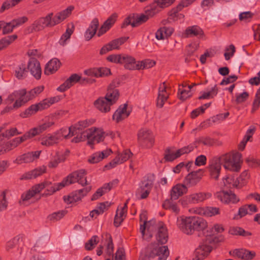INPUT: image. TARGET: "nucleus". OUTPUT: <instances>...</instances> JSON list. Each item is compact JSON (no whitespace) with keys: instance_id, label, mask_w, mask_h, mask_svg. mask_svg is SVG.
<instances>
[{"instance_id":"4be33fe9","label":"nucleus","mask_w":260,"mask_h":260,"mask_svg":"<svg viewBox=\"0 0 260 260\" xmlns=\"http://www.w3.org/2000/svg\"><path fill=\"white\" fill-rule=\"evenodd\" d=\"M14 76L18 80H23L27 75V70L26 64L22 62L14 64L12 67Z\"/></svg>"},{"instance_id":"cd10ccee","label":"nucleus","mask_w":260,"mask_h":260,"mask_svg":"<svg viewBox=\"0 0 260 260\" xmlns=\"http://www.w3.org/2000/svg\"><path fill=\"white\" fill-rule=\"evenodd\" d=\"M81 78V77L78 74H72L63 84L57 88V90L60 92H63L77 83Z\"/></svg>"},{"instance_id":"f03ea898","label":"nucleus","mask_w":260,"mask_h":260,"mask_svg":"<svg viewBox=\"0 0 260 260\" xmlns=\"http://www.w3.org/2000/svg\"><path fill=\"white\" fill-rule=\"evenodd\" d=\"M169 253L168 246H159L153 243L149 244L142 250L140 258L141 260H150L157 256L158 260H167Z\"/></svg>"},{"instance_id":"8fccbe9b","label":"nucleus","mask_w":260,"mask_h":260,"mask_svg":"<svg viewBox=\"0 0 260 260\" xmlns=\"http://www.w3.org/2000/svg\"><path fill=\"white\" fill-rule=\"evenodd\" d=\"M44 27L42 25L39 19L35 20L31 25L28 26L25 29V34H29L35 31H39L44 29Z\"/></svg>"},{"instance_id":"72a5a7b5","label":"nucleus","mask_w":260,"mask_h":260,"mask_svg":"<svg viewBox=\"0 0 260 260\" xmlns=\"http://www.w3.org/2000/svg\"><path fill=\"white\" fill-rule=\"evenodd\" d=\"M41 184H45L46 185L44 188H46V192L45 193L46 196L51 195L66 186L63 180L61 182L55 183L53 185H51V183L49 182H45Z\"/></svg>"},{"instance_id":"b1692460","label":"nucleus","mask_w":260,"mask_h":260,"mask_svg":"<svg viewBox=\"0 0 260 260\" xmlns=\"http://www.w3.org/2000/svg\"><path fill=\"white\" fill-rule=\"evenodd\" d=\"M46 185L45 184H39L33 186L28 191L22 194L20 203L24 204L25 202L29 201L35 194L41 191Z\"/></svg>"},{"instance_id":"49530a36","label":"nucleus","mask_w":260,"mask_h":260,"mask_svg":"<svg viewBox=\"0 0 260 260\" xmlns=\"http://www.w3.org/2000/svg\"><path fill=\"white\" fill-rule=\"evenodd\" d=\"M74 26L73 24H71L68 25L66 32L61 36L59 41L60 45L64 46L67 44V41L70 39L71 36L74 31Z\"/></svg>"},{"instance_id":"7c9ffc66","label":"nucleus","mask_w":260,"mask_h":260,"mask_svg":"<svg viewBox=\"0 0 260 260\" xmlns=\"http://www.w3.org/2000/svg\"><path fill=\"white\" fill-rule=\"evenodd\" d=\"M211 247L207 244H201L194 251L195 259L202 260L211 252Z\"/></svg>"},{"instance_id":"a19ab883","label":"nucleus","mask_w":260,"mask_h":260,"mask_svg":"<svg viewBox=\"0 0 260 260\" xmlns=\"http://www.w3.org/2000/svg\"><path fill=\"white\" fill-rule=\"evenodd\" d=\"M99 25V22L98 18H94L84 34V37L86 40L89 41L94 36Z\"/></svg>"},{"instance_id":"2eb2a0df","label":"nucleus","mask_w":260,"mask_h":260,"mask_svg":"<svg viewBox=\"0 0 260 260\" xmlns=\"http://www.w3.org/2000/svg\"><path fill=\"white\" fill-rule=\"evenodd\" d=\"M89 124V122L87 120L80 121L68 129L67 135H69V138L73 136H76V137L81 136L85 132L83 129L88 126Z\"/></svg>"},{"instance_id":"58836bf2","label":"nucleus","mask_w":260,"mask_h":260,"mask_svg":"<svg viewBox=\"0 0 260 260\" xmlns=\"http://www.w3.org/2000/svg\"><path fill=\"white\" fill-rule=\"evenodd\" d=\"M46 171V168L44 166H42L38 168H36L33 170L27 172L23 174L21 177V179H32L37 178V177L42 175Z\"/></svg>"},{"instance_id":"39448f33","label":"nucleus","mask_w":260,"mask_h":260,"mask_svg":"<svg viewBox=\"0 0 260 260\" xmlns=\"http://www.w3.org/2000/svg\"><path fill=\"white\" fill-rule=\"evenodd\" d=\"M241 156V153L236 152L226 153L219 157L225 169L237 172L240 169Z\"/></svg>"},{"instance_id":"052dcab7","label":"nucleus","mask_w":260,"mask_h":260,"mask_svg":"<svg viewBox=\"0 0 260 260\" xmlns=\"http://www.w3.org/2000/svg\"><path fill=\"white\" fill-rule=\"evenodd\" d=\"M20 238L19 237L17 236L8 241L6 245V250L11 251L13 249L17 248Z\"/></svg>"},{"instance_id":"09e8293b","label":"nucleus","mask_w":260,"mask_h":260,"mask_svg":"<svg viewBox=\"0 0 260 260\" xmlns=\"http://www.w3.org/2000/svg\"><path fill=\"white\" fill-rule=\"evenodd\" d=\"M171 199L166 200L162 204V207L165 209L171 210L177 214L180 211L179 207L177 204L174 202Z\"/></svg>"},{"instance_id":"5701e85b","label":"nucleus","mask_w":260,"mask_h":260,"mask_svg":"<svg viewBox=\"0 0 260 260\" xmlns=\"http://www.w3.org/2000/svg\"><path fill=\"white\" fill-rule=\"evenodd\" d=\"M169 96V93L167 91V86L165 82L160 84L158 92V96L156 101V106L158 108H162L165 102L167 101Z\"/></svg>"},{"instance_id":"1a4fd4ad","label":"nucleus","mask_w":260,"mask_h":260,"mask_svg":"<svg viewBox=\"0 0 260 260\" xmlns=\"http://www.w3.org/2000/svg\"><path fill=\"white\" fill-rule=\"evenodd\" d=\"M85 175L86 171L84 170H80L69 174L63 179V181L66 186L75 182H78L83 186L87 184Z\"/></svg>"},{"instance_id":"4d7b16f0","label":"nucleus","mask_w":260,"mask_h":260,"mask_svg":"<svg viewBox=\"0 0 260 260\" xmlns=\"http://www.w3.org/2000/svg\"><path fill=\"white\" fill-rule=\"evenodd\" d=\"M106 239L108 240L105 249V252L108 255L107 258H110L112 260L114 246L112 241V238L111 236L108 234H106Z\"/></svg>"},{"instance_id":"aec40b11","label":"nucleus","mask_w":260,"mask_h":260,"mask_svg":"<svg viewBox=\"0 0 260 260\" xmlns=\"http://www.w3.org/2000/svg\"><path fill=\"white\" fill-rule=\"evenodd\" d=\"M152 188V183L148 181H144L141 183L137 189L136 196L138 199H144L147 198Z\"/></svg>"},{"instance_id":"473e14b6","label":"nucleus","mask_w":260,"mask_h":260,"mask_svg":"<svg viewBox=\"0 0 260 260\" xmlns=\"http://www.w3.org/2000/svg\"><path fill=\"white\" fill-rule=\"evenodd\" d=\"M127 203L123 207H118L115 216L114 223L116 226H119L126 217L127 212Z\"/></svg>"},{"instance_id":"393cba45","label":"nucleus","mask_w":260,"mask_h":260,"mask_svg":"<svg viewBox=\"0 0 260 260\" xmlns=\"http://www.w3.org/2000/svg\"><path fill=\"white\" fill-rule=\"evenodd\" d=\"M69 151L66 150L64 152H57L53 155L48 164V167L50 168H56L58 165L66 160L69 155Z\"/></svg>"},{"instance_id":"774afa93","label":"nucleus","mask_w":260,"mask_h":260,"mask_svg":"<svg viewBox=\"0 0 260 260\" xmlns=\"http://www.w3.org/2000/svg\"><path fill=\"white\" fill-rule=\"evenodd\" d=\"M7 191H3L0 194V211H2L7 209L8 206V202L6 200V194Z\"/></svg>"},{"instance_id":"f257e3e1","label":"nucleus","mask_w":260,"mask_h":260,"mask_svg":"<svg viewBox=\"0 0 260 260\" xmlns=\"http://www.w3.org/2000/svg\"><path fill=\"white\" fill-rule=\"evenodd\" d=\"M177 225L184 234L191 235L195 232H203L208 227L207 221L197 216H182L177 218Z\"/></svg>"},{"instance_id":"0eeeda50","label":"nucleus","mask_w":260,"mask_h":260,"mask_svg":"<svg viewBox=\"0 0 260 260\" xmlns=\"http://www.w3.org/2000/svg\"><path fill=\"white\" fill-rule=\"evenodd\" d=\"M6 101L9 105L14 102L10 108L11 109H18L27 102L26 98V90L22 89L14 91L8 95Z\"/></svg>"},{"instance_id":"4c0bfd02","label":"nucleus","mask_w":260,"mask_h":260,"mask_svg":"<svg viewBox=\"0 0 260 260\" xmlns=\"http://www.w3.org/2000/svg\"><path fill=\"white\" fill-rule=\"evenodd\" d=\"M156 239L158 242L162 244H165L168 241V231L166 227L164 226L162 222H159L158 223Z\"/></svg>"},{"instance_id":"412c9836","label":"nucleus","mask_w":260,"mask_h":260,"mask_svg":"<svg viewBox=\"0 0 260 260\" xmlns=\"http://www.w3.org/2000/svg\"><path fill=\"white\" fill-rule=\"evenodd\" d=\"M90 190V188H83L76 191L68 196H64L63 200L67 204H71L78 202L86 194V193Z\"/></svg>"},{"instance_id":"9d476101","label":"nucleus","mask_w":260,"mask_h":260,"mask_svg":"<svg viewBox=\"0 0 260 260\" xmlns=\"http://www.w3.org/2000/svg\"><path fill=\"white\" fill-rule=\"evenodd\" d=\"M140 222L143 224H140V231L142 237L145 239H148L152 236L151 232L154 230V227L151 222L146 221V212H142L140 215Z\"/></svg>"},{"instance_id":"e2e57ef3","label":"nucleus","mask_w":260,"mask_h":260,"mask_svg":"<svg viewBox=\"0 0 260 260\" xmlns=\"http://www.w3.org/2000/svg\"><path fill=\"white\" fill-rule=\"evenodd\" d=\"M21 0H7L5 2L1 9L0 12L2 13L6 10L9 9V8L16 6L18 4Z\"/></svg>"},{"instance_id":"c03bdc74","label":"nucleus","mask_w":260,"mask_h":260,"mask_svg":"<svg viewBox=\"0 0 260 260\" xmlns=\"http://www.w3.org/2000/svg\"><path fill=\"white\" fill-rule=\"evenodd\" d=\"M185 34L187 37H197L202 38L204 36L203 30L197 25L188 27L185 30Z\"/></svg>"},{"instance_id":"338daca9","label":"nucleus","mask_w":260,"mask_h":260,"mask_svg":"<svg viewBox=\"0 0 260 260\" xmlns=\"http://www.w3.org/2000/svg\"><path fill=\"white\" fill-rule=\"evenodd\" d=\"M213 230L216 232H217L218 233H221L224 231V228H223L222 225L219 224H216L214 225V226L212 229H210L209 230H207L206 233H204L205 235V236L208 237H211V236H212L213 235Z\"/></svg>"},{"instance_id":"20e7f679","label":"nucleus","mask_w":260,"mask_h":260,"mask_svg":"<svg viewBox=\"0 0 260 260\" xmlns=\"http://www.w3.org/2000/svg\"><path fill=\"white\" fill-rule=\"evenodd\" d=\"M106 134L102 129L91 127L86 129L81 136L75 137L72 142L79 143L88 140V144L91 145L95 143H98L104 141Z\"/></svg>"},{"instance_id":"69168bd1","label":"nucleus","mask_w":260,"mask_h":260,"mask_svg":"<svg viewBox=\"0 0 260 260\" xmlns=\"http://www.w3.org/2000/svg\"><path fill=\"white\" fill-rule=\"evenodd\" d=\"M67 212L64 210L54 212L48 216V219L52 221H56L61 219L66 214Z\"/></svg>"},{"instance_id":"bb28decb","label":"nucleus","mask_w":260,"mask_h":260,"mask_svg":"<svg viewBox=\"0 0 260 260\" xmlns=\"http://www.w3.org/2000/svg\"><path fill=\"white\" fill-rule=\"evenodd\" d=\"M121 64H123L126 69L138 70V61H136L133 57L128 55L122 54Z\"/></svg>"},{"instance_id":"7ed1b4c3","label":"nucleus","mask_w":260,"mask_h":260,"mask_svg":"<svg viewBox=\"0 0 260 260\" xmlns=\"http://www.w3.org/2000/svg\"><path fill=\"white\" fill-rule=\"evenodd\" d=\"M54 124L53 121H48L38 125L30 129L27 132L25 133L22 136L17 137L10 141L7 145L8 148H12V149L16 147L21 143L23 142L28 139H30L37 135H40L43 132L46 131Z\"/></svg>"},{"instance_id":"4468645a","label":"nucleus","mask_w":260,"mask_h":260,"mask_svg":"<svg viewBox=\"0 0 260 260\" xmlns=\"http://www.w3.org/2000/svg\"><path fill=\"white\" fill-rule=\"evenodd\" d=\"M203 171L199 169L196 171H192L185 178L183 183L188 187L196 186L201 180Z\"/></svg>"},{"instance_id":"864d4df0","label":"nucleus","mask_w":260,"mask_h":260,"mask_svg":"<svg viewBox=\"0 0 260 260\" xmlns=\"http://www.w3.org/2000/svg\"><path fill=\"white\" fill-rule=\"evenodd\" d=\"M42 23V25L44 28L46 27H52L56 25L54 24V19L53 18V13H50L46 15L45 17H41L39 18Z\"/></svg>"},{"instance_id":"9b49d317","label":"nucleus","mask_w":260,"mask_h":260,"mask_svg":"<svg viewBox=\"0 0 260 260\" xmlns=\"http://www.w3.org/2000/svg\"><path fill=\"white\" fill-rule=\"evenodd\" d=\"M139 144L143 147L151 148L154 144V136L148 129H141L138 134Z\"/></svg>"},{"instance_id":"423d86ee","label":"nucleus","mask_w":260,"mask_h":260,"mask_svg":"<svg viewBox=\"0 0 260 260\" xmlns=\"http://www.w3.org/2000/svg\"><path fill=\"white\" fill-rule=\"evenodd\" d=\"M67 133L68 129L63 128L54 133L43 136L40 139L41 144L46 147L52 146L58 144L63 139L69 138V135H67Z\"/></svg>"},{"instance_id":"e433bc0d","label":"nucleus","mask_w":260,"mask_h":260,"mask_svg":"<svg viewBox=\"0 0 260 260\" xmlns=\"http://www.w3.org/2000/svg\"><path fill=\"white\" fill-rule=\"evenodd\" d=\"M74 9V6H70L65 10L56 13L54 17H53L54 19V24L56 25L63 21L69 16Z\"/></svg>"},{"instance_id":"c9c22d12","label":"nucleus","mask_w":260,"mask_h":260,"mask_svg":"<svg viewBox=\"0 0 260 260\" xmlns=\"http://www.w3.org/2000/svg\"><path fill=\"white\" fill-rule=\"evenodd\" d=\"M111 153L112 151L110 149L96 152L89 156L88 162L91 164L98 163L104 158L107 157Z\"/></svg>"},{"instance_id":"bf43d9fd","label":"nucleus","mask_w":260,"mask_h":260,"mask_svg":"<svg viewBox=\"0 0 260 260\" xmlns=\"http://www.w3.org/2000/svg\"><path fill=\"white\" fill-rule=\"evenodd\" d=\"M220 213L219 208L217 207H207L204 208L203 215L207 217H211Z\"/></svg>"},{"instance_id":"603ef678","label":"nucleus","mask_w":260,"mask_h":260,"mask_svg":"<svg viewBox=\"0 0 260 260\" xmlns=\"http://www.w3.org/2000/svg\"><path fill=\"white\" fill-rule=\"evenodd\" d=\"M38 111H40V110L37 104H36L31 105L23 112H21L20 114V116L23 118H28L35 114Z\"/></svg>"},{"instance_id":"f3484780","label":"nucleus","mask_w":260,"mask_h":260,"mask_svg":"<svg viewBox=\"0 0 260 260\" xmlns=\"http://www.w3.org/2000/svg\"><path fill=\"white\" fill-rule=\"evenodd\" d=\"M157 12L158 11L155 9L151 8L150 9L146 10L145 14H141L140 15H137L133 21L132 27H136L145 23L149 19V18L155 15Z\"/></svg>"},{"instance_id":"6e6552de","label":"nucleus","mask_w":260,"mask_h":260,"mask_svg":"<svg viewBox=\"0 0 260 260\" xmlns=\"http://www.w3.org/2000/svg\"><path fill=\"white\" fill-rule=\"evenodd\" d=\"M212 197L210 192H200L198 193H193L189 195L186 196L181 200L180 202L181 205L185 207L188 204H196L210 199Z\"/></svg>"},{"instance_id":"a18cd8bd","label":"nucleus","mask_w":260,"mask_h":260,"mask_svg":"<svg viewBox=\"0 0 260 260\" xmlns=\"http://www.w3.org/2000/svg\"><path fill=\"white\" fill-rule=\"evenodd\" d=\"M223 186L226 188L238 187L239 181L237 178L232 176L224 177L222 179Z\"/></svg>"},{"instance_id":"13d9d810","label":"nucleus","mask_w":260,"mask_h":260,"mask_svg":"<svg viewBox=\"0 0 260 260\" xmlns=\"http://www.w3.org/2000/svg\"><path fill=\"white\" fill-rule=\"evenodd\" d=\"M254 131V128H251L247 130L244 138L239 144L238 148L240 150L242 151L244 149L247 142H248V141L249 140L250 138L252 137Z\"/></svg>"},{"instance_id":"5fc2aeb1","label":"nucleus","mask_w":260,"mask_h":260,"mask_svg":"<svg viewBox=\"0 0 260 260\" xmlns=\"http://www.w3.org/2000/svg\"><path fill=\"white\" fill-rule=\"evenodd\" d=\"M17 38L16 35H13L6 37L0 40V50L5 48Z\"/></svg>"},{"instance_id":"f8f14e48","label":"nucleus","mask_w":260,"mask_h":260,"mask_svg":"<svg viewBox=\"0 0 260 260\" xmlns=\"http://www.w3.org/2000/svg\"><path fill=\"white\" fill-rule=\"evenodd\" d=\"M221 164L219 157H214L209 160L207 169L212 178L215 180L218 179L221 169Z\"/></svg>"},{"instance_id":"de8ad7c7","label":"nucleus","mask_w":260,"mask_h":260,"mask_svg":"<svg viewBox=\"0 0 260 260\" xmlns=\"http://www.w3.org/2000/svg\"><path fill=\"white\" fill-rule=\"evenodd\" d=\"M218 93V89L216 85H214L211 87L210 90L203 91L201 92V95L199 97V99H210L214 98Z\"/></svg>"},{"instance_id":"c85d7f7f","label":"nucleus","mask_w":260,"mask_h":260,"mask_svg":"<svg viewBox=\"0 0 260 260\" xmlns=\"http://www.w3.org/2000/svg\"><path fill=\"white\" fill-rule=\"evenodd\" d=\"M127 105L126 104L120 106L114 113L113 119L117 122H119L127 118L130 114V111L127 110Z\"/></svg>"},{"instance_id":"680f3d73","label":"nucleus","mask_w":260,"mask_h":260,"mask_svg":"<svg viewBox=\"0 0 260 260\" xmlns=\"http://www.w3.org/2000/svg\"><path fill=\"white\" fill-rule=\"evenodd\" d=\"M155 64V61L151 59H145L143 61H138V70L149 69L153 67Z\"/></svg>"},{"instance_id":"6e6d98bb","label":"nucleus","mask_w":260,"mask_h":260,"mask_svg":"<svg viewBox=\"0 0 260 260\" xmlns=\"http://www.w3.org/2000/svg\"><path fill=\"white\" fill-rule=\"evenodd\" d=\"M44 89V87L43 86H39L30 90L27 92L26 91V98L27 102L35 98L39 95L43 91Z\"/></svg>"},{"instance_id":"dca6fc26","label":"nucleus","mask_w":260,"mask_h":260,"mask_svg":"<svg viewBox=\"0 0 260 260\" xmlns=\"http://www.w3.org/2000/svg\"><path fill=\"white\" fill-rule=\"evenodd\" d=\"M193 149V146L188 145L183 147L174 152H171L169 150H168L166 152L164 158L167 161H172L182 155L192 151Z\"/></svg>"},{"instance_id":"ea45409f","label":"nucleus","mask_w":260,"mask_h":260,"mask_svg":"<svg viewBox=\"0 0 260 260\" xmlns=\"http://www.w3.org/2000/svg\"><path fill=\"white\" fill-rule=\"evenodd\" d=\"M60 61L56 58L51 59L46 65L44 73L49 75L55 73L60 67Z\"/></svg>"},{"instance_id":"f704fd0d","label":"nucleus","mask_w":260,"mask_h":260,"mask_svg":"<svg viewBox=\"0 0 260 260\" xmlns=\"http://www.w3.org/2000/svg\"><path fill=\"white\" fill-rule=\"evenodd\" d=\"M112 105L105 98H100L94 102V107L103 113L109 112Z\"/></svg>"},{"instance_id":"79ce46f5","label":"nucleus","mask_w":260,"mask_h":260,"mask_svg":"<svg viewBox=\"0 0 260 260\" xmlns=\"http://www.w3.org/2000/svg\"><path fill=\"white\" fill-rule=\"evenodd\" d=\"M174 31L172 27H162L155 32V38L157 40H163L172 35Z\"/></svg>"},{"instance_id":"3c124183","label":"nucleus","mask_w":260,"mask_h":260,"mask_svg":"<svg viewBox=\"0 0 260 260\" xmlns=\"http://www.w3.org/2000/svg\"><path fill=\"white\" fill-rule=\"evenodd\" d=\"M119 95V92L117 89H109L105 98L111 104L113 105L118 99Z\"/></svg>"},{"instance_id":"a878e982","label":"nucleus","mask_w":260,"mask_h":260,"mask_svg":"<svg viewBox=\"0 0 260 260\" xmlns=\"http://www.w3.org/2000/svg\"><path fill=\"white\" fill-rule=\"evenodd\" d=\"M126 41L125 38H121L112 41L108 44L103 46L100 50L101 54L107 53L108 51L118 49L120 45L123 44Z\"/></svg>"},{"instance_id":"ddd939ff","label":"nucleus","mask_w":260,"mask_h":260,"mask_svg":"<svg viewBox=\"0 0 260 260\" xmlns=\"http://www.w3.org/2000/svg\"><path fill=\"white\" fill-rule=\"evenodd\" d=\"M41 151H35L29 152L26 153L18 156L16 158L13 160V163L17 165L22 164H27L33 162L39 158Z\"/></svg>"},{"instance_id":"a211bd4d","label":"nucleus","mask_w":260,"mask_h":260,"mask_svg":"<svg viewBox=\"0 0 260 260\" xmlns=\"http://www.w3.org/2000/svg\"><path fill=\"white\" fill-rule=\"evenodd\" d=\"M27 69L30 74L37 80L41 77L42 70L39 61L36 58L29 59L27 63Z\"/></svg>"},{"instance_id":"6ab92c4d","label":"nucleus","mask_w":260,"mask_h":260,"mask_svg":"<svg viewBox=\"0 0 260 260\" xmlns=\"http://www.w3.org/2000/svg\"><path fill=\"white\" fill-rule=\"evenodd\" d=\"M216 198L224 203H237L239 199L232 191H219L215 194Z\"/></svg>"},{"instance_id":"2f4dec72","label":"nucleus","mask_w":260,"mask_h":260,"mask_svg":"<svg viewBox=\"0 0 260 260\" xmlns=\"http://www.w3.org/2000/svg\"><path fill=\"white\" fill-rule=\"evenodd\" d=\"M230 253L234 256L245 260H251L255 255L253 251H250L244 249H235Z\"/></svg>"},{"instance_id":"37998d69","label":"nucleus","mask_w":260,"mask_h":260,"mask_svg":"<svg viewBox=\"0 0 260 260\" xmlns=\"http://www.w3.org/2000/svg\"><path fill=\"white\" fill-rule=\"evenodd\" d=\"M186 87V84H182L179 85L178 98L182 101H185L187 100L188 98H190L192 95V93L191 90V86L188 85L187 89H184V88Z\"/></svg>"},{"instance_id":"c756f323","label":"nucleus","mask_w":260,"mask_h":260,"mask_svg":"<svg viewBox=\"0 0 260 260\" xmlns=\"http://www.w3.org/2000/svg\"><path fill=\"white\" fill-rule=\"evenodd\" d=\"M188 188L185 184H177L171 190V199L177 200L180 197L187 192Z\"/></svg>"},{"instance_id":"0e129e2a","label":"nucleus","mask_w":260,"mask_h":260,"mask_svg":"<svg viewBox=\"0 0 260 260\" xmlns=\"http://www.w3.org/2000/svg\"><path fill=\"white\" fill-rule=\"evenodd\" d=\"M99 238L97 236H92L85 245V248L87 250H90L94 248L95 245L98 243Z\"/></svg>"}]
</instances>
